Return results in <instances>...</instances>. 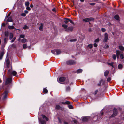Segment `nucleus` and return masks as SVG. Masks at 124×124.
Here are the masks:
<instances>
[{
  "label": "nucleus",
  "mask_w": 124,
  "mask_h": 124,
  "mask_svg": "<svg viewBox=\"0 0 124 124\" xmlns=\"http://www.w3.org/2000/svg\"><path fill=\"white\" fill-rule=\"evenodd\" d=\"M99 41V38H97L95 39L94 41V42H98Z\"/></svg>",
  "instance_id": "nucleus-45"
},
{
  "label": "nucleus",
  "mask_w": 124,
  "mask_h": 124,
  "mask_svg": "<svg viewBox=\"0 0 124 124\" xmlns=\"http://www.w3.org/2000/svg\"><path fill=\"white\" fill-rule=\"evenodd\" d=\"M117 113V109L114 108L113 109V113L112 115L111 116V117H114L116 115Z\"/></svg>",
  "instance_id": "nucleus-11"
},
{
  "label": "nucleus",
  "mask_w": 124,
  "mask_h": 124,
  "mask_svg": "<svg viewBox=\"0 0 124 124\" xmlns=\"http://www.w3.org/2000/svg\"><path fill=\"white\" fill-rule=\"evenodd\" d=\"M11 14V13L10 12L7 15H6L5 17H10V14Z\"/></svg>",
  "instance_id": "nucleus-47"
},
{
  "label": "nucleus",
  "mask_w": 124,
  "mask_h": 124,
  "mask_svg": "<svg viewBox=\"0 0 124 124\" xmlns=\"http://www.w3.org/2000/svg\"><path fill=\"white\" fill-rule=\"evenodd\" d=\"M94 115V114H92V116H93Z\"/></svg>",
  "instance_id": "nucleus-64"
},
{
  "label": "nucleus",
  "mask_w": 124,
  "mask_h": 124,
  "mask_svg": "<svg viewBox=\"0 0 124 124\" xmlns=\"http://www.w3.org/2000/svg\"><path fill=\"white\" fill-rule=\"evenodd\" d=\"M88 31L89 32H91V31L92 30L91 28H89V29Z\"/></svg>",
  "instance_id": "nucleus-60"
},
{
  "label": "nucleus",
  "mask_w": 124,
  "mask_h": 124,
  "mask_svg": "<svg viewBox=\"0 0 124 124\" xmlns=\"http://www.w3.org/2000/svg\"><path fill=\"white\" fill-rule=\"evenodd\" d=\"M76 63L75 61L73 60H69L66 62V63L69 65L74 64Z\"/></svg>",
  "instance_id": "nucleus-6"
},
{
  "label": "nucleus",
  "mask_w": 124,
  "mask_h": 124,
  "mask_svg": "<svg viewBox=\"0 0 124 124\" xmlns=\"http://www.w3.org/2000/svg\"><path fill=\"white\" fill-rule=\"evenodd\" d=\"M43 92H45L46 93H47L48 92V90L46 88H44L43 89Z\"/></svg>",
  "instance_id": "nucleus-34"
},
{
  "label": "nucleus",
  "mask_w": 124,
  "mask_h": 124,
  "mask_svg": "<svg viewBox=\"0 0 124 124\" xmlns=\"http://www.w3.org/2000/svg\"><path fill=\"white\" fill-rule=\"evenodd\" d=\"M120 57L121 59H123L124 58V55L123 54H120Z\"/></svg>",
  "instance_id": "nucleus-39"
},
{
  "label": "nucleus",
  "mask_w": 124,
  "mask_h": 124,
  "mask_svg": "<svg viewBox=\"0 0 124 124\" xmlns=\"http://www.w3.org/2000/svg\"><path fill=\"white\" fill-rule=\"evenodd\" d=\"M121 52L119 51L116 50V55L117 58H119V56L120 55V54Z\"/></svg>",
  "instance_id": "nucleus-15"
},
{
  "label": "nucleus",
  "mask_w": 124,
  "mask_h": 124,
  "mask_svg": "<svg viewBox=\"0 0 124 124\" xmlns=\"http://www.w3.org/2000/svg\"><path fill=\"white\" fill-rule=\"evenodd\" d=\"M99 91V90H96L94 92V94L95 95H96L98 93Z\"/></svg>",
  "instance_id": "nucleus-44"
},
{
  "label": "nucleus",
  "mask_w": 124,
  "mask_h": 124,
  "mask_svg": "<svg viewBox=\"0 0 124 124\" xmlns=\"http://www.w3.org/2000/svg\"><path fill=\"white\" fill-rule=\"evenodd\" d=\"M9 35V33L8 32H5V36L7 38L8 37Z\"/></svg>",
  "instance_id": "nucleus-31"
},
{
  "label": "nucleus",
  "mask_w": 124,
  "mask_h": 124,
  "mask_svg": "<svg viewBox=\"0 0 124 124\" xmlns=\"http://www.w3.org/2000/svg\"><path fill=\"white\" fill-rule=\"evenodd\" d=\"M112 34H113V35H114V34H115V33H114V32H112Z\"/></svg>",
  "instance_id": "nucleus-63"
},
{
  "label": "nucleus",
  "mask_w": 124,
  "mask_h": 124,
  "mask_svg": "<svg viewBox=\"0 0 124 124\" xmlns=\"http://www.w3.org/2000/svg\"><path fill=\"white\" fill-rule=\"evenodd\" d=\"M77 39L76 38L72 39H70V41L71 42H75L77 41Z\"/></svg>",
  "instance_id": "nucleus-25"
},
{
  "label": "nucleus",
  "mask_w": 124,
  "mask_h": 124,
  "mask_svg": "<svg viewBox=\"0 0 124 124\" xmlns=\"http://www.w3.org/2000/svg\"><path fill=\"white\" fill-rule=\"evenodd\" d=\"M88 22L90 21H94V19L93 17L88 18Z\"/></svg>",
  "instance_id": "nucleus-20"
},
{
  "label": "nucleus",
  "mask_w": 124,
  "mask_h": 124,
  "mask_svg": "<svg viewBox=\"0 0 124 124\" xmlns=\"http://www.w3.org/2000/svg\"><path fill=\"white\" fill-rule=\"evenodd\" d=\"M103 112L102 111H101L100 113V114L101 115L100 117H99L98 116L97 117V116H95L93 118V119L95 121H96L98 119V118L99 119L101 118L102 117V116L103 115Z\"/></svg>",
  "instance_id": "nucleus-7"
},
{
  "label": "nucleus",
  "mask_w": 124,
  "mask_h": 124,
  "mask_svg": "<svg viewBox=\"0 0 124 124\" xmlns=\"http://www.w3.org/2000/svg\"><path fill=\"white\" fill-rule=\"evenodd\" d=\"M23 28L24 29H28V27L27 26L25 25V26L24 27H23Z\"/></svg>",
  "instance_id": "nucleus-43"
},
{
  "label": "nucleus",
  "mask_w": 124,
  "mask_h": 124,
  "mask_svg": "<svg viewBox=\"0 0 124 124\" xmlns=\"http://www.w3.org/2000/svg\"><path fill=\"white\" fill-rule=\"evenodd\" d=\"M80 1L81 2H83L84 1V0H80Z\"/></svg>",
  "instance_id": "nucleus-61"
},
{
  "label": "nucleus",
  "mask_w": 124,
  "mask_h": 124,
  "mask_svg": "<svg viewBox=\"0 0 124 124\" xmlns=\"http://www.w3.org/2000/svg\"><path fill=\"white\" fill-rule=\"evenodd\" d=\"M27 45L26 44H24L23 45V49H25L27 48Z\"/></svg>",
  "instance_id": "nucleus-36"
},
{
  "label": "nucleus",
  "mask_w": 124,
  "mask_h": 124,
  "mask_svg": "<svg viewBox=\"0 0 124 124\" xmlns=\"http://www.w3.org/2000/svg\"><path fill=\"white\" fill-rule=\"evenodd\" d=\"M8 93V92L7 91H5L4 92V95L3 97V98L4 99H5L7 97V94Z\"/></svg>",
  "instance_id": "nucleus-14"
},
{
  "label": "nucleus",
  "mask_w": 124,
  "mask_h": 124,
  "mask_svg": "<svg viewBox=\"0 0 124 124\" xmlns=\"http://www.w3.org/2000/svg\"><path fill=\"white\" fill-rule=\"evenodd\" d=\"M6 65L8 68L10 67L11 69L8 70V74L12 76L13 75V76H16L17 74V72L15 71H12L11 65L10 64L9 60L8 58H7L6 60Z\"/></svg>",
  "instance_id": "nucleus-1"
},
{
  "label": "nucleus",
  "mask_w": 124,
  "mask_h": 124,
  "mask_svg": "<svg viewBox=\"0 0 124 124\" xmlns=\"http://www.w3.org/2000/svg\"><path fill=\"white\" fill-rule=\"evenodd\" d=\"M66 78L64 77H60L59 79H57L58 82L61 83L62 82H63L65 80Z\"/></svg>",
  "instance_id": "nucleus-5"
},
{
  "label": "nucleus",
  "mask_w": 124,
  "mask_h": 124,
  "mask_svg": "<svg viewBox=\"0 0 124 124\" xmlns=\"http://www.w3.org/2000/svg\"><path fill=\"white\" fill-rule=\"evenodd\" d=\"M13 37V35L12 33H10L9 36V39H11Z\"/></svg>",
  "instance_id": "nucleus-28"
},
{
  "label": "nucleus",
  "mask_w": 124,
  "mask_h": 124,
  "mask_svg": "<svg viewBox=\"0 0 124 124\" xmlns=\"http://www.w3.org/2000/svg\"><path fill=\"white\" fill-rule=\"evenodd\" d=\"M52 11L53 12H56V10L55 8H54L52 10Z\"/></svg>",
  "instance_id": "nucleus-53"
},
{
  "label": "nucleus",
  "mask_w": 124,
  "mask_h": 124,
  "mask_svg": "<svg viewBox=\"0 0 124 124\" xmlns=\"http://www.w3.org/2000/svg\"><path fill=\"white\" fill-rule=\"evenodd\" d=\"M83 21L85 22H88V18H86L85 19H83Z\"/></svg>",
  "instance_id": "nucleus-24"
},
{
  "label": "nucleus",
  "mask_w": 124,
  "mask_h": 124,
  "mask_svg": "<svg viewBox=\"0 0 124 124\" xmlns=\"http://www.w3.org/2000/svg\"><path fill=\"white\" fill-rule=\"evenodd\" d=\"M42 117L44 119H45L47 121H48V118L45 115H42Z\"/></svg>",
  "instance_id": "nucleus-21"
},
{
  "label": "nucleus",
  "mask_w": 124,
  "mask_h": 124,
  "mask_svg": "<svg viewBox=\"0 0 124 124\" xmlns=\"http://www.w3.org/2000/svg\"><path fill=\"white\" fill-rule=\"evenodd\" d=\"M88 47L90 48H92L93 47V45L92 44H90L88 45Z\"/></svg>",
  "instance_id": "nucleus-35"
},
{
  "label": "nucleus",
  "mask_w": 124,
  "mask_h": 124,
  "mask_svg": "<svg viewBox=\"0 0 124 124\" xmlns=\"http://www.w3.org/2000/svg\"><path fill=\"white\" fill-rule=\"evenodd\" d=\"M123 66L121 64H119L118 66V68L119 69H121L123 68Z\"/></svg>",
  "instance_id": "nucleus-26"
},
{
  "label": "nucleus",
  "mask_w": 124,
  "mask_h": 124,
  "mask_svg": "<svg viewBox=\"0 0 124 124\" xmlns=\"http://www.w3.org/2000/svg\"><path fill=\"white\" fill-rule=\"evenodd\" d=\"M95 3H89V4L92 6H93L95 4Z\"/></svg>",
  "instance_id": "nucleus-51"
},
{
  "label": "nucleus",
  "mask_w": 124,
  "mask_h": 124,
  "mask_svg": "<svg viewBox=\"0 0 124 124\" xmlns=\"http://www.w3.org/2000/svg\"><path fill=\"white\" fill-rule=\"evenodd\" d=\"M4 21L6 23L8 22H13V20L12 18V17L11 16H10V17H5L4 19Z\"/></svg>",
  "instance_id": "nucleus-3"
},
{
  "label": "nucleus",
  "mask_w": 124,
  "mask_h": 124,
  "mask_svg": "<svg viewBox=\"0 0 124 124\" xmlns=\"http://www.w3.org/2000/svg\"><path fill=\"white\" fill-rule=\"evenodd\" d=\"M112 58L114 60H115L116 59V56L115 54H113Z\"/></svg>",
  "instance_id": "nucleus-32"
},
{
  "label": "nucleus",
  "mask_w": 124,
  "mask_h": 124,
  "mask_svg": "<svg viewBox=\"0 0 124 124\" xmlns=\"http://www.w3.org/2000/svg\"><path fill=\"white\" fill-rule=\"evenodd\" d=\"M101 82H102V80H101L100 81V83L98 84V86H100L101 85Z\"/></svg>",
  "instance_id": "nucleus-57"
},
{
  "label": "nucleus",
  "mask_w": 124,
  "mask_h": 124,
  "mask_svg": "<svg viewBox=\"0 0 124 124\" xmlns=\"http://www.w3.org/2000/svg\"><path fill=\"white\" fill-rule=\"evenodd\" d=\"M5 25V24L4 23V24H2V26H4Z\"/></svg>",
  "instance_id": "nucleus-62"
},
{
  "label": "nucleus",
  "mask_w": 124,
  "mask_h": 124,
  "mask_svg": "<svg viewBox=\"0 0 124 124\" xmlns=\"http://www.w3.org/2000/svg\"><path fill=\"white\" fill-rule=\"evenodd\" d=\"M30 3L29 2H26L25 3V4L26 6H29V5Z\"/></svg>",
  "instance_id": "nucleus-40"
},
{
  "label": "nucleus",
  "mask_w": 124,
  "mask_h": 124,
  "mask_svg": "<svg viewBox=\"0 0 124 124\" xmlns=\"http://www.w3.org/2000/svg\"><path fill=\"white\" fill-rule=\"evenodd\" d=\"M38 119L39 122L41 124H46V122L45 121L39 118Z\"/></svg>",
  "instance_id": "nucleus-13"
},
{
  "label": "nucleus",
  "mask_w": 124,
  "mask_h": 124,
  "mask_svg": "<svg viewBox=\"0 0 124 124\" xmlns=\"http://www.w3.org/2000/svg\"><path fill=\"white\" fill-rule=\"evenodd\" d=\"M26 9L28 10H31V8L29 6H27L26 7Z\"/></svg>",
  "instance_id": "nucleus-50"
},
{
  "label": "nucleus",
  "mask_w": 124,
  "mask_h": 124,
  "mask_svg": "<svg viewBox=\"0 0 124 124\" xmlns=\"http://www.w3.org/2000/svg\"><path fill=\"white\" fill-rule=\"evenodd\" d=\"M82 71V70L81 69H80L77 70L76 71V72L77 73H81Z\"/></svg>",
  "instance_id": "nucleus-22"
},
{
  "label": "nucleus",
  "mask_w": 124,
  "mask_h": 124,
  "mask_svg": "<svg viewBox=\"0 0 124 124\" xmlns=\"http://www.w3.org/2000/svg\"><path fill=\"white\" fill-rule=\"evenodd\" d=\"M64 124H68V123L67 122H64Z\"/></svg>",
  "instance_id": "nucleus-59"
},
{
  "label": "nucleus",
  "mask_w": 124,
  "mask_h": 124,
  "mask_svg": "<svg viewBox=\"0 0 124 124\" xmlns=\"http://www.w3.org/2000/svg\"><path fill=\"white\" fill-rule=\"evenodd\" d=\"M107 80L109 82L111 80V78L110 77H109L108 78Z\"/></svg>",
  "instance_id": "nucleus-52"
},
{
  "label": "nucleus",
  "mask_w": 124,
  "mask_h": 124,
  "mask_svg": "<svg viewBox=\"0 0 124 124\" xmlns=\"http://www.w3.org/2000/svg\"><path fill=\"white\" fill-rule=\"evenodd\" d=\"M62 103L63 104H69L70 103L69 101H68L65 102H62Z\"/></svg>",
  "instance_id": "nucleus-23"
},
{
  "label": "nucleus",
  "mask_w": 124,
  "mask_h": 124,
  "mask_svg": "<svg viewBox=\"0 0 124 124\" xmlns=\"http://www.w3.org/2000/svg\"><path fill=\"white\" fill-rule=\"evenodd\" d=\"M97 44L96 43H95L94 44V46L95 47H97Z\"/></svg>",
  "instance_id": "nucleus-55"
},
{
  "label": "nucleus",
  "mask_w": 124,
  "mask_h": 124,
  "mask_svg": "<svg viewBox=\"0 0 124 124\" xmlns=\"http://www.w3.org/2000/svg\"><path fill=\"white\" fill-rule=\"evenodd\" d=\"M21 15L22 16H23L24 17H25L26 16V14L24 13H23L21 14Z\"/></svg>",
  "instance_id": "nucleus-41"
},
{
  "label": "nucleus",
  "mask_w": 124,
  "mask_h": 124,
  "mask_svg": "<svg viewBox=\"0 0 124 124\" xmlns=\"http://www.w3.org/2000/svg\"><path fill=\"white\" fill-rule=\"evenodd\" d=\"M4 54V51L1 52L0 53V59H1Z\"/></svg>",
  "instance_id": "nucleus-16"
},
{
  "label": "nucleus",
  "mask_w": 124,
  "mask_h": 124,
  "mask_svg": "<svg viewBox=\"0 0 124 124\" xmlns=\"http://www.w3.org/2000/svg\"><path fill=\"white\" fill-rule=\"evenodd\" d=\"M51 52L55 54L58 55L61 53V51L59 50H53L51 51Z\"/></svg>",
  "instance_id": "nucleus-4"
},
{
  "label": "nucleus",
  "mask_w": 124,
  "mask_h": 124,
  "mask_svg": "<svg viewBox=\"0 0 124 124\" xmlns=\"http://www.w3.org/2000/svg\"><path fill=\"white\" fill-rule=\"evenodd\" d=\"M25 36L24 35L21 34L20 35V38H23Z\"/></svg>",
  "instance_id": "nucleus-46"
},
{
  "label": "nucleus",
  "mask_w": 124,
  "mask_h": 124,
  "mask_svg": "<svg viewBox=\"0 0 124 124\" xmlns=\"http://www.w3.org/2000/svg\"><path fill=\"white\" fill-rule=\"evenodd\" d=\"M55 108L57 109H60L61 107L59 105H56Z\"/></svg>",
  "instance_id": "nucleus-29"
},
{
  "label": "nucleus",
  "mask_w": 124,
  "mask_h": 124,
  "mask_svg": "<svg viewBox=\"0 0 124 124\" xmlns=\"http://www.w3.org/2000/svg\"><path fill=\"white\" fill-rule=\"evenodd\" d=\"M12 81L11 78H7L6 80L5 84L7 85L10 83Z\"/></svg>",
  "instance_id": "nucleus-8"
},
{
  "label": "nucleus",
  "mask_w": 124,
  "mask_h": 124,
  "mask_svg": "<svg viewBox=\"0 0 124 124\" xmlns=\"http://www.w3.org/2000/svg\"><path fill=\"white\" fill-rule=\"evenodd\" d=\"M119 47L120 50L124 51V47L122 46L121 45L119 46Z\"/></svg>",
  "instance_id": "nucleus-18"
},
{
  "label": "nucleus",
  "mask_w": 124,
  "mask_h": 124,
  "mask_svg": "<svg viewBox=\"0 0 124 124\" xmlns=\"http://www.w3.org/2000/svg\"><path fill=\"white\" fill-rule=\"evenodd\" d=\"M16 39V37H14L13 39L11 41V42H13Z\"/></svg>",
  "instance_id": "nucleus-49"
},
{
  "label": "nucleus",
  "mask_w": 124,
  "mask_h": 124,
  "mask_svg": "<svg viewBox=\"0 0 124 124\" xmlns=\"http://www.w3.org/2000/svg\"><path fill=\"white\" fill-rule=\"evenodd\" d=\"M30 7L31 8H32L33 7V6L32 4H31L30 5Z\"/></svg>",
  "instance_id": "nucleus-58"
},
{
  "label": "nucleus",
  "mask_w": 124,
  "mask_h": 124,
  "mask_svg": "<svg viewBox=\"0 0 124 124\" xmlns=\"http://www.w3.org/2000/svg\"><path fill=\"white\" fill-rule=\"evenodd\" d=\"M108 64L110 65V66H112L113 67L114 65H113V62H112L111 63H108Z\"/></svg>",
  "instance_id": "nucleus-38"
},
{
  "label": "nucleus",
  "mask_w": 124,
  "mask_h": 124,
  "mask_svg": "<svg viewBox=\"0 0 124 124\" xmlns=\"http://www.w3.org/2000/svg\"><path fill=\"white\" fill-rule=\"evenodd\" d=\"M68 106L69 108L72 109L73 108V106L71 105H69Z\"/></svg>",
  "instance_id": "nucleus-37"
},
{
  "label": "nucleus",
  "mask_w": 124,
  "mask_h": 124,
  "mask_svg": "<svg viewBox=\"0 0 124 124\" xmlns=\"http://www.w3.org/2000/svg\"><path fill=\"white\" fill-rule=\"evenodd\" d=\"M7 38H5L4 39V41L5 42V43H6L7 42Z\"/></svg>",
  "instance_id": "nucleus-54"
},
{
  "label": "nucleus",
  "mask_w": 124,
  "mask_h": 124,
  "mask_svg": "<svg viewBox=\"0 0 124 124\" xmlns=\"http://www.w3.org/2000/svg\"><path fill=\"white\" fill-rule=\"evenodd\" d=\"M62 26L65 29V31L67 32L72 31L74 28L72 27H68V26L66 24L63 25Z\"/></svg>",
  "instance_id": "nucleus-2"
},
{
  "label": "nucleus",
  "mask_w": 124,
  "mask_h": 124,
  "mask_svg": "<svg viewBox=\"0 0 124 124\" xmlns=\"http://www.w3.org/2000/svg\"><path fill=\"white\" fill-rule=\"evenodd\" d=\"M115 19L116 20H118L119 19V15H115L114 17Z\"/></svg>",
  "instance_id": "nucleus-17"
},
{
  "label": "nucleus",
  "mask_w": 124,
  "mask_h": 124,
  "mask_svg": "<svg viewBox=\"0 0 124 124\" xmlns=\"http://www.w3.org/2000/svg\"><path fill=\"white\" fill-rule=\"evenodd\" d=\"M108 34L107 33H105L104 34V38L103 40L104 42H107V41L108 40Z\"/></svg>",
  "instance_id": "nucleus-10"
},
{
  "label": "nucleus",
  "mask_w": 124,
  "mask_h": 124,
  "mask_svg": "<svg viewBox=\"0 0 124 124\" xmlns=\"http://www.w3.org/2000/svg\"><path fill=\"white\" fill-rule=\"evenodd\" d=\"M24 12L25 14H27L28 13V12L27 10H25L24 11Z\"/></svg>",
  "instance_id": "nucleus-56"
},
{
  "label": "nucleus",
  "mask_w": 124,
  "mask_h": 124,
  "mask_svg": "<svg viewBox=\"0 0 124 124\" xmlns=\"http://www.w3.org/2000/svg\"><path fill=\"white\" fill-rule=\"evenodd\" d=\"M64 19L65 20H64V22L65 23H68L69 22H70V23H73L72 21L68 18H64Z\"/></svg>",
  "instance_id": "nucleus-9"
},
{
  "label": "nucleus",
  "mask_w": 124,
  "mask_h": 124,
  "mask_svg": "<svg viewBox=\"0 0 124 124\" xmlns=\"http://www.w3.org/2000/svg\"><path fill=\"white\" fill-rule=\"evenodd\" d=\"M90 118L89 116L83 117H82V120L83 121H86L89 120Z\"/></svg>",
  "instance_id": "nucleus-12"
},
{
  "label": "nucleus",
  "mask_w": 124,
  "mask_h": 124,
  "mask_svg": "<svg viewBox=\"0 0 124 124\" xmlns=\"http://www.w3.org/2000/svg\"><path fill=\"white\" fill-rule=\"evenodd\" d=\"M27 41V40L25 38H23L21 40L22 42V43H25V42H26Z\"/></svg>",
  "instance_id": "nucleus-33"
},
{
  "label": "nucleus",
  "mask_w": 124,
  "mask_h": 124,
  "mask_svg": "<svg viewBox=\"0 0 124 124\" xmlns=\"http://www.w3.org/2000/svg\"><path fill=\"white\" fill-rule=\"evenodd\" d=\"M70 87L69 86H68L66 88V90L67 91H69L70 90Z\"/></svg>",
  "instance_id": "nucleus-42"
},
{
  "label": "nucleus",
  "mask_w": 124,
  "mask_h": 124,
  "mask_svg": "<svg viewBox=\"0 0 124 124\" xmlns=\"http://www.w3.org/2000/svg\"><path fill=\"white\" fill-rule=\"evenodd\" d=\"M101 31L103 32H104L106 31V29L104 28H101Z\"/></svg>",
  "instance_id": "nucleus-48"
},
{
  "label": "nucleus",
  "mask_w": 124,
  "mask_h": 124,
  "mask_svg": "<svg viewBox=\"0 0 124 124\" xmlns=\"http://www.w3.org/2000/svg\"><path fill=\"white\" fill-rule=\"evenodd\" d=\"M43 24H40V26L39 28L40 30L41 31H43Z\"/></svg>",
  "instance_id": "nucleus-19"
},
{
  "label": "nucleus",
  "mask_w": 124,
  "mask_h": 124,
  "mask_svg": "<svg viewBox=\"0 0 124 124\" xmlns=\"http://www.w3.org/2000/svg\"><path fill=\"white\" fill-rule=\"evenodd\" d=\"M8 28L9 29H13L14 28V27L13 26H8Z\"/></svg>",
  "instance_id": "nucleus-30"
},
{
  "label": "nucleus",
  "mask_w": 124,
  "mask_h": 124,
  "mask_svg": "<svg viewBox=\"0 0 124 124\" xmlns=\"http://www.w3.org/2000/svg\"><path fill=\"white\" fill-rule=\"evenodd\" d=\"M109 73V71H107L105 72L104 73V76H107L108 75V73Z\"/></svg>",
  "instance_id": "nucleus-27"
}]
</instances>
